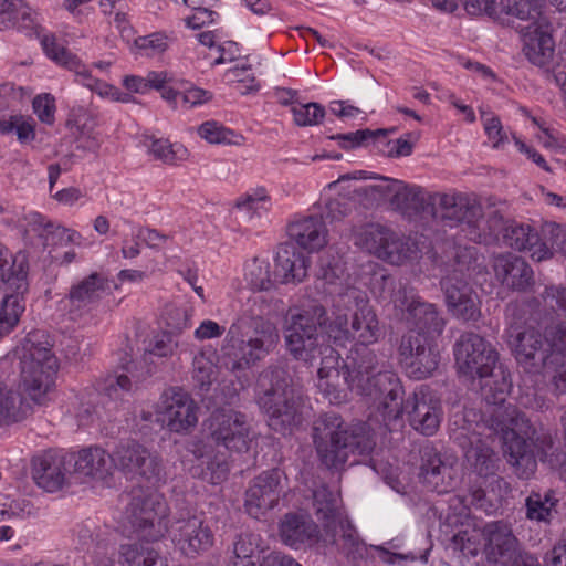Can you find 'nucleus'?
I'll use <instances>...</instances> for the list:
<instances>
[{
    "label": "nucleus",
    "mask_w": 566,
    "mask_h": 566,
    "mask_svg": "<svg viewBox=\"0 0 566 566\" xmlns=\"http://www.w3.org/2000/svg\"><path fill=\"white\" fill-rule=\"evenodd\" d=\"M263 315V300L255 296L248 300L247 308L230 326L221 348L229 370L249 369L262 360L277 343L275 326Z\"/></svg>",
    "instance_id": "obj_1"
},
{
    "label": "nucleus",
    "mask_w": 566,
    "mask_h": 566,
    "mask_svg": "<svg viewBox=\"0 0 566 566\" xmlns=\"http://www.w3.org/2000/svg\"><path fill=\"white\" fill-rule=\"evenodd\" d=\"M329 322L326 307L317 302L290 310L285 318L284 339L286 349L297 360L314 364L319 360L318 376L328 377L329 363L338 361V354L325 344L324 329Z\"/></svg>",
    "instance_id": "obj_2"
},
{
    "label": "nucleus",
    "mask_w": 566,
    "mask_h": 566,
    "mask_svg": "<svg viewBox=\"0 0 566 566\" xmlns=\"http://www.w3.org/2000/svg\"><path fill=\"white\" fill-rule=\"evenodd\" d=\"M312 438L322 464L335 470L344 469L350 455H369L376 447L368 423L349 424L335 412H325L314 421Z\"/></svg>",
    "instance_id": "obj_3"
},
{
    "label": "nucleus",
    "mask_w": 566,
    "mask_h": 566,
    "mask_svg": "<svg viewBox=\"0 0 566 566\" xmlns=\"http://www.w3.org/2000/svg\"><path fill=\"white\" fill-rule=\"evenodd\" d=\"M256 402L275 432L291 434L302 423V392L290 373L279 366L264 369L258 380Z\"/></svg>",
    "instance_id": "obj_4"
},
{
    "label": "nucleus",
    "mask_w": 566,
    "mask_h": 566,
    "mask_svg": "<svg viewBox=\"0 0 566 566\" xmlns=\"http://www.w3.org/2000/svg\"><path fill=\"white\" fill-rule=\"evenodd\" d=\"M126 514L139 541L119 546L118 563L122 566H168L167 558L151 544L167 532L165 516L155 511L154 501L142 494L133 495Z\"/></svg>",
    "instance_id": "obj_5"
},
{
    "label": "nucleus",
    "mask_w": 566,
    "mask_h": 566,
    "mask_svg": "<svg viewBox=\"0 0 566 566\" xmlns=\"http://www.w3.org/2000/svg\"><path fill=\"white\" fill-rule=\"evenodd\" d=\"M511 387V379L503 373L500 374L499 379L480 385L485 401L483 420L491 430L501 434L505 444L504 454L507 462L517 469H523L522 475L525 474L528 478L526 469L531 464L530 446L512 428L515 421V408L506 403V396Z\"/></svg>",
    "instance_id": "obj_6"
},
{
    "label": "nucleus",
    "mask_w": 566,
    "mask_h": 566,
    "mask_svg": "<svg viewBox=\"0 0 566 566\" xmlns=\"http://www.w3.org/2000/svg\"><path fill=\"white\" fill-rule=\"evenodd\" d=\"M335 318L328 325V335L344 345L352 340L367 347L382 335L379 321L365 292L347 287L333 298Z\"/></svg>",
    "instance_id": "obj_7"
},
{
    "label": "nucleus",
    "mask_w": 566,
    "mask_h": 566,
    "mask_svg": "<svg viewBox=\"0 0 566 566\" xmlns=\"http://www.w3.org/2000/svg\"><path fill=\"white\" fill-rule=\"evenodd\" d=\"M386 185L370 186L371 191L381 196L391 195L390 202L398 210L430 216L448 226L450 217L454 216L457 195L430 193L418 186H409L402 181L382 178Z\"/></svg>",
    "instance_id": "obj_8"
},
{
    "label": "nucleus",
    "mask_w": 566,
    "mask_h": 566,
    "mask_svg": "<svg viewBox=\"0 0 566 566\" xmlns=\"http://www.w3.org/2000/svg\"><path fill=\"white\" fill-rule=\"evenodd\" d=\"M454 357L458 373L470 380L479 379L481 385L499 379L501 373L510 377L501 365L496 366V349L478 334H462L454 345Z\"/></svg>",
    "instance_id": "obj_9"
},
{
    "label": "nucleus",
    "mask_w": 566,
    "mask_h": 566,
    "mask_svg": "<svg viewBox=\"0 0 566 566\" xmlns=\"http://www.w3.org/2000/svg\"><path fill=\"white\" fill-rule=\"evenodd\" d=\"M21 385L31 400L41 405L46 392L54 384L57 359L49 342L28 340L19 361Z\"/></svg>",
    "instance_id": "obj_10"
},
{
    "label": "nucleus",
    "mask_w": 566,
    "mask_h": 566,
    "mask_svg": "<svg viewBox=\"0 0 566 566\" xmlns=\"http://www.w3.org/2000/svg\"><path fill=\"white\" fill-rule=\"evenodd\" d=\"M452 208L454 216L450 217L448 226H460L465 238L472 242L488 245L500 241L509 227L503 216L496 210L491 211L488 219H484L482 206L467 196L457 195Z\"/></svg>",
    "instance_id": "obj_11"
},
{
    "label": "nucleus",
    "mask_w": 566,
    "mask_h": 566,
    "mask_svg": "<svg viewBox=\"0 0 566 566\" xmlns=\"http://www.w3.org/2000/svg\"><path fill=\"white\" fill-rule=\"evenodd\" d=\"M357 240V243L370 253L397 265L417 259L420 252L413 239L378 223L365 226L358 233Z\"/></svg>",
    "instance_id": "obj_12"
},
{
    "label": "nucleus",
    "mask_w": 566,
    "mask_h": 566,
    "mask_svg": "<svg viewBox=\"0 0 566 566\" xmlns=\"http://www.w3.org/2000/svg\"><path fill=\"white\" fill-rule=\"evenodd\" d=\"M251 432L247 415L234 409H216L205 421L208 442L230 451H248L252 441Z\"/></svg>",
    "instance_id": "obj_13"
},
{
    "label": "nucleus",
    "mask_w": 566,
    "mask_h": 566,
    "mask_svg": "<svg viewBox=\"0 0 566 566\" xmlns=\"http://www.w3.org/2000/svg\"><path fill=\"white\" fill-rule=\"evenodd\" d=\"M483 553L489 563L501 566H531L511 526L504 521L486 523L482 528Z\"/></svg>",
    "instance_id": "obj_14"
},
{
    "label": "nucleus",
    "mask_w": 566,
    "mask_h": 566,
    "mask_svg": "<svg viewBox=\"0 0 566 566\" xmlns=\"http://www.w3.org/2000/svg\"><path fill=\"white\" fill-rule=\"evenodd\" d=\"M356 394L369 397L377 402V409L387 426L403 416L405 389L401 379L389 366L364 387L360 385Z\"/></svg>",
    "instance_id": "obj_15"
},
{
    "label": "nucleus",
    "mask_w": 566,
    "mask_h": 566,
    "mask_svg": "<svg viewBox=\"0 0 566 566\" xmlns=\"http://www.w3.org/2000/svg\"><path fill=\"white\" fill-rule=\"evenodd\" d=\"M114 462L115 468L126 475H139L153 484L166 480V472L159 454L151 452L136 440L120 443L115 451Z\"/></svg>",
    "instance_id": "obj_16"
},
{
    "label": "nucleus",
    "mask_w": 566,
    "mask_h": 566,
    "mask_svg": "<svg viewBox=\"0 0 566 566\" xmlns=\"http://www.w3.org/2000/svg\"><path fill=\"white\" fill-rule=\"evenodd\" d=\"M506 342L518 368L531 374V301L511 302L506 307Z\"/></svg>",
    "instance_id": "obj_17"
},
{
    "label": "nucleus",
    "mask_w": 566,
    "mask_h": 566,
    "mask_svg": "<svg viewBox=\"0 0 566 566\" xmlns=\"http://www.w3.org/2000/svg\"><path fill=\"white\" fill-rule=\"evenodd\" d=\"M403 415L413 430L427 437L433 436L443 417L441 400L429 386L419 385L406 398Z\"/></svg>",
    "instance_id": "obj_18"
},
{
    "label": "nucleus",
    "mask_w": 566,
    "mask_h": 566,
    "mask_svg": "<svg viewBox=\"0 0 566 566\" xmlns=\"http://www.w3.org/2000/svg\"><path fill=\"white\" fill-rule=\"evenodd\" d=\"M419 479L428 490L444 494L457 486L455 459L443 458L431 442H427L419 448Z\"/></svg>",
    "instance_id": "obj_19"
},
{
    "label": "nucleus",
    "mask_w": 566,
    "mask_h": 566,
    "mask_svg": "<svg viewBox=\"0 0 566 566\" xmlns=\"http://www.w3.org/2000/svg\"><path fill=\"white\" fill-rule=\"evenodd\" d=\"M283 478L284 472L273 468L251 480L244 499V507L250 516L260 518L279 504L284 489Z\"/></svg>",
    "instance_id": "obj_20"
},
{
    "label": "nucleus",
    "mask_w": 566,
    "mask_h": 566,
    "mask_svg": "<svg viewBox=\"0 0 566 566\" xmlns=\"http://www.w3.org/2000/svg\"><path fill=\"white\" fill-rule=\"evenodd\" d=\"M334 364L329 363L331 367L326 369L329 373L327 378L332 377V374L337 377L342 375L348 388L355 392L360 389V385L364 387L389 366L384 358H379L374 350L364 346L350 350V355L347 356L340 369L335 368Z\"/></svg>",
    "instance_id": "obj_21"
},
{
    "label": "nucleus",
    "mask_w": 566,
    "mask_h": 566,
    "mask_svg": "<svg viewBox=\"0 0 566 566\" xmlns=\"http://www.w3.org/2000/svg\"><path fill=\"white\" fill-rule=\"evenodd\" d=\"M174 541L177 542L181 552L188 557H196L208 551L213 543V535L203 521L190 514L181 512L175 517L171 524Z\"/></svg>",
    "instance_id": "obj_22"
},
{
    "label": "nucleus",
    "mask_w": 566,
    "mask_h": 566,
    "mask_svg": "<svg viewBox=\"0 0 566 566\" xmlns=\"http://www.w3.org/2000/svg\"><path fill=\"white\" fill-rule=\"evenodd\" d=\"M448 310L464 322H476L481 316L478 294L465 277L447 275L441 280Z\"/></svg>",
    "instance_id": "obj_23"
},
{
    "label": "nucleus",
    "mask_w": 566,
    "mask_h": 566,
    "mask_svg": "<svg viewBox=\"0 0 566 566\" xmlns=\"http://www.w3.org/2000/svg\"><path fill=\"white\" fill-rule=\"evenodd\" d=\"M163 421L172 432H188L198 422L197 405L181 388L167 389L163 395Z\"/></svg>",
    "instance_id": "obj_24"
},
{
    "label": "nucleus",
    "mask_w": 566,
    "mask_h": 566,
    "mask_svg": "<svg viewBox=\"0 0 566 566\" xmlns=\"http://www.w3.org/2000/svg\"><path fill=\"white\" fill-rule=\"evenodd\" d=\"M548 353L542 358L543 375L551 378L558 394H566V325L546 327Z\"/></svg>",
    "instance_id": "obj_25"
},
{
    "label": "nucleus",
    "mask_w": 566,
    "mask_h": 566,
    "mask_svg": "<svg viewBox=\"0 0 566 566\" xmlns=\"http://www.w3.org/2000/svg\"><path fill=\"white\" fill-rule=\"evenodd\" d=\"M70 467L67 454L48 450L32 457L31 475L39 488L56 492L63 488Z\"/></svg>",
    "instance_id": "obj_26"
},
{
    "label": "nucleus",
    "mask_w": 566,
    "mask_h": 566,
    "mask_svg": "<svg viewBox=\"0 0 566 566\" xmlns=\"http://www.w3.org/2000/svg\"><path fill=\"white\" fill-rule=\"evenodd\" d=\"M279 537L284 545L300 549L318 542L319 528L310 515L289 512L279 522Z\"/></svg>",
    "instance_id": "obj_27"
},
{
    "label": "nucleus",
    "mask_w": 566,
    "mask_h": 566,
    "mask_svg": "<svg viewBox=\"0 0 566 566\" xmlns=\"http://www.w3.org/2000/svg\"><path fill=\"white\" fill-rule=\"evenodd\" d=\"M308 265V253L292 242L281 243L275 255L274 280L283 284L300 283L307 276Z\"/></svg>",
    "instance_id": "obj_28"
},
{
    "label": "nucleus",
    "mask_w": 566,
    "mask_h": 566,
    "mask_svg": "<svg viewBox=\"0 0 566 566\" xmlns=\"http://www.w3.org/2000/svg\"><path fill=\"white\" fill-rule=\"evenodd\" d=\"M122 374L107 377L97 388L102 402L105 405L114 403V408H117L119 403L136 391L142 381L137 373V366L133 360L122 364Z\"/></svg>",
    "instance_id": "obj_29"
},
{
    "label": "nucleus",
    "mask_w": 566,
    "mask_h": 566,
    "mask_svg": "<svg viewBox=\"0 0 566 566\" xmlns=\"http://www.w3.org/2000/svg\"><path fill=\"white\" fill-rule=\"evenodd\" d=\"M10 369L7 359L0 360V427L25 419L31 410L21 394L11 389Z\"/></svg>",
    "instance_id": "obj_30"
},
{
    "label": "nucleus",
    "mask_w": 566,
    "mask_h": 566,
    "mask_svg": "<svg viewBox=\"0 0 566 566\" xmlns=\"http://www.w3.org/2000/svg\"><path fill=\"white\" fill-rule=\"evenodd\" d=\"M107 289V279L98 272H93L74 283L65 296L70 305V313L81 315L83 312L90 311L94 304L99 302Z\"/></svg>",
    "instance_id": "obj_31"
},
{
    "label": "nucleus",
    "mask_w": 566,
    "mask_h": 566,
    "mask_svg": "<svg viewBox=\"0 0 566 566\" xmlns=\"http://www.w3.org/2000/svg\"><path fill=\"white\" fill-rule=\"evenodd\" d=\"M69 465L84 476L104 481L113 474L114 457L99 447L81 450L77 455L69 454Z\"/></svg>",
    "instance_id": "obj_32"
},
{
    "label": "nucleus",
    "mask_w": 566,
    "mask_h": 566,
    "mask_svg": "<svg viewBox=\"0 0 566 566\" xmlns=\"http://www.w3.org/2000/svg\"><path fill=\"white\" fill-rule=\"evenodd\" d=\"M25 233H34L39 238L40 245L43 249H46L50 245L76 243L81 238L78 232L66 229L61 224H56L39 212H30L25 216Z\"/></svg>",
    "instance_id": "obj_33"
},
{
    "label": "nucleus",
    "mask_w": 566,
    "mask_h": 566,
    "mask_svg": "<svg viewBox=\"0 0 566 566\" xmlns=\"http://www.w3.org/2000/svg\"><path fill=\"white\" fill-rule=\"evenodd\" d=\"M500 14L502 23L520 34L522 52L531 61V0H501Z\"/></svg>",
    "instance_id": "obj_34"
},
{
    "label": "nucleus",
    "mask_w": 566,
    "mask_h": 566,
    "mask_svg": "<svg viewBox=\"0 0 566 566\" xmlns=\"http://www.w3.org/2000/svg\"><path fill=\"white\" fill-rule=\"evenodd\" d=\"M289 235L303 251H317L327 243V229L322 216L313 214L293 221L289 226Z\"/></svg>",
    "instance_id": "obj_35"
},
{
    "label": "nucleus",
    "mask_w": 566,
    "mask_h": 566,
    "mask_svg": "<svg viewBox=\"0 0 566 566\" xmlns=\"http://www.w3.org/2000/svg\"><path fill=\"white\" fill-rule=\"evenodd\" d=\"M493 269L496 279L513 291H526L531 285V269L521 256L512 253L494 258Z\"/></svg>",
    "instance_id": "obj_36"
},
{
    "label": "nucleus",
    "mask_w": 566,
    "mask_h": 566,
    "mask_svg": "<svg viewBox=\"0 0 566 566\" xmlns=\"http://www.w3.org/2000/svg\"><path fill=\"white\" fill-rule=\"evenodd\" d=\"M536 461L557 471L560 480L566 483V452L556 443L549 430L533 428V464Z\"/></svg>",
    "instance_id": "obj_37"
},
{
    "label": "nucleus",
    "mask_w": 566,
    "mask_h": 566,
    "mask_svg": "<svg viewBox=\"0 0 566 566\" xmlns=\"http://www.w3.org/2000/svg\"><path fill=\"white\" fill-rule=\"evenodd\" d=\"M379 297L381 301L392 304L396 316L405 321L410 310L420 297L417 296L415 289L401 280H396L392 275H382L379 282Z\"/></svg>",
    "instance_id": "obj_38"
},
{
    "label": "nucleus",
    "mask_w": 566,
    "mask_h": 566,
    "mask_svg": "<svg viewBox=\"0 0 566 566\" xmlns=\"http://www.w3.org/2000/svg\"><path fill=\"white\" fill-rule=\"evenodd\" d=\"M28 290H19L17 284L7 285L0 301V339L9 335L20 322L25 311L24 294Z\"/></svg>",
    "instance_id": "obj_39"
},
{
    "label": "nucleus",
    "mask_w": 566,
    "mask_h": 566,
    "mask_svg": "<svg viewBox=\"0 0 566 566\" xmlns=\"http://www.w3.org/2000/svg\"><path fill=\"white\" fill-rule=\"evenodd\" d=\"M340 497L326 485H321L313 490L312 507L315 516L323 523L326 532L336 528L340 518L339 512Z\"/></svg>",
    "instance_id": "obj_40"
},
{
    "label": "nucleus",
    "mask_w": 566,
    "mask_h": 566,
    "mask_svg": "<svg viewBox=\"0 0 566 566\" xmlns=\"http://www.w3.org/2000/svg\"><path fill=\"white\" fill-rule=\"evenodd\" d=\"M42 48L49 59L61 66L74 72L84 78L83 84L92 87V76L82 61L65 46L57 43L54 34L44 35L41 40Z\"/></svg>",
    "instance_id": "obj_41"
},
{
    "label": "nucleus",
    "mask_w": 566,
    "mask_h": 566,
    "mask_svg": "<svg viewBox=\"0 0 566 566\" xmlns=\"http://www.w3.org/2000/svg\"><path fill=\"white\" fill-rule=\"evenodd\" d=\"M468 467L476 473V479H488L496 475L499 458L491 447L481 439L470 442L464 452Z\"/></svg>",
    "instance_id": "obj_42"
},
{
    "label": "nucleus",
    "mask_w": 566,
    "mask_h": 566,
    "mask_svg": "<svg viewBox=\"0 0 566 566\" xmlns=\"http://www.w3.org/2000/svg\"><path fill=\"white\" fill-rule=\"evenodd\" d=\"M405 322L412 326L416 332L423 335L441 334L444 327V319L441 317L436 305L419 300L410 310Z\"/></svg>",
    "instance_id": "obj_43"
},
{
    "label": "nucleus",
    "mask_w": 566,
    "mask_h": 566,
    "mask_svg": "<svg viewBox=\"0 0 566 566\" xmlns=\"http://www.w3.org/2000/svg\"><path fill=\"white\" fill-rule=\"evenodd\" d=\"M334 532L333 543L337 545L338 551L350 562L363 559L367 547L359 537L358 532L349 521L339 520Z\"/></svg>",
    "instance_id": "obj_44"
},
{
    "label": "nucleus",
    "mask_w": 566,
    "mask_h": 566,
    "mask_svg": "<svg viewBox=\"0 0 566 566\" xmlns=\"http://www.w3.org/2000/svg\"><path fill=\"white\" fill-rule=\"evenodd\" d=\"M28 263L24 256H13L0 243V281L4 286L17 284L19 290H29Z\"/></svg>",
    "instance_id": "obj_45"
},
{
    "label": "nucleus",
    "mask_w": 566,
    "mask_h": 566,
    "mask_svg": "<svg viewBox=\"0 0 566 566\" xmlns=\"http://www.w3.org/2000/svg\"><path fill=\"white\" fill-rule=\"evenodd\" d=\"M564 231L555 222H545L536 233V241L533 242V260L541 262L551 259L554 252L558 251Z\"/></svg>",
    "instance_id": "obj_46"
},
{
    "label": "nucleus",
    "mask_w": 566,
    "mask_h": 566,
    "mask_svg": "<svg viewBox=\"0 0 566 566\" xmlns=\"http://www.w3.org/2000/svg\"><path fill=\"white\" fill-rule=\"evenodd\" d=\"M33 23L31 8L23 0H0V30L31 29Z\"/></svg>",
    "instance_id": "obj_47"
},
{
    "label": "nucleus",
    "mask_w": 566,
    "mask_h": 566,
    "mask_svg": "<svg viewBox=\"0 0 566 566\" xmlns=\"http://www.w3.org/2000/svg\"><path fill=\"white\" fill-rule=\"evenodd\" d=\"M440 363V353L432 343L428 348L420 352L418 357L410 360L405 369L407 376L411 379L422 380L429 378L438 369Z\"/></svg>",
    "instance_id": "obj_48"
},
{
    "label": "nucleus",
    "mask_w": 566,
    "mask_h": 566,
    "mask_svg": "<svg viewBox=\"0 0 566 566\" xmlns=\"http://www.w3.org/2000/svg\"><path fill=\"white\" fill-rule=\"evenodd\" d=\"M433 342L429 336L410 329L403 334L398 345V359L402 368H406L410 360H413L420 352L428 348Z\"/></svg>",
    "instance_id": "obj_49"
},
{
    "label": "nucleus",
    "mask_w": 566,
    "mask_h": 566,
    "mask_svg": "<svg viewBox=\"0 0 566 566\" xmlns=\"http://www.w3.org/2000/svg\"><path fill=\"white\" fill-rule=\"evenodd\" d=\"M559 497L553 489L543 494L533 492V521L549 525L558 515Z\"/></svg>",
    "instance_id": "obj_50"
},
{
    "label": "nucleus",
    "mask_w": 566,
    "mask_h": 566,
    "mask_svg": "<svg viewBox=\"0 0 566 566\" xmlns=\"http://www.w3.org/2000/svg\"><path fill=\"white\" fill-rule=\"evenodd\" d=\"M197 132L209 144L241 145L244 140L242 135L235 134L232 129L224 127L216 120L202 123Z\"/></svg>",
    "instance_id": "obj_51"
},
{
    "label": "nucleus",
    "mask_w": 566,
    "mask_h": 566,
    "mask_svg": "<svg viewBox=\"0 0 566 566\" xmlns=\"http://www.w3.org/2000/svg\"><path fill=\"white\" fill-rule=\"evenodd\" d=\"M244 276L250 287L255 291H269L276 282L274 277H271L269 264L259 259H254L247 266Z\"/></svg>",
    "instance_id": "obj_52"
},
{
    "label": "nucleus",
    "mask_w": 566,
    "mask_h": 566,
    "mask_svg": "<svg viewBox=\"0 0 566 566\" xmlns=\"http://www.w3.org/2000/svg\"><path fill=\"white\" fill-rule=\"evenodd\" d=\"M291 112L295 125L300 127L318 125L326 114L324 106L315 102L293 105Z\"/></svg>",
    "instance_id": "obj_53"
},
{
    "label": "nucleus",
    "mask_w": 566,
    "mask_h": 566,
    "mask_svg": "<svg viewBox=\"0 0 566 566\" xmlns=\"http://www.w3.org/2000/svg\"><path fill=\"white\" fill-rule=\"evenodd\" d=\"M192 379L199 392L206 394L209 391L212 382L216 380V367L210 359L203 355L193 358Z\"/></svg>",
    "instance_id": "obj_54"
},
{
    "label": "nucleus",
    "mask_w": 566,
    "mask_h": 566,
    "mask_svg": "<svg viewBox=\"0 0 566 566\" xmlns=\"http://www.w3.org/2000/svg\"><path fill=\"white\" fill-rule=\"evenodd\" d=\"M396 128L390 129H360L353 133L347 134H336L328 136V139L337 140L339 146L345 150H350L357 148L364 144V142L375 138L377 136L386 137L389 133H394Z\"/></svg>",
    "instance_id": "obj_55"
},
{
    "label": "nucleus",
    "mask_w": 566,
    "mask_h": 566,
    "mask_svg": "<svg viewBox=\"0 0 566 566\" xmlns=\"http://www.w3.org/2000/svg\"><path fill=\"white\" fill-rule=\"evenodd\" d=\"M458 500L463 505L464 510H469L473 506L484 512H489L493 507L491 501L486 496L480 479L471 482L468 488V493L462 496L459 495Z\"/></svg>",
    "instance_id": "obj_56"
},
{
    "label": "nucleus",
    "mask_w": 566,
    "mask_h": 566,
    "mask_svg": "<svg viewBox=\"0 0 566 566\" xmlns=\"http://www.w3.org/2000/svg\"><path fill=\"white\" fill-rule=\"evenodd\" d=\"M531 235V226L518 224L514 221L509 223L507 229L503 233L502 242L504 245L517 251L527 249Z\"/></svg>",
    "instance_id": "obj_57"
},
{
    "label": "nucleus",
    "mask_w": 566,
    "mask_h": 566,
    "mask_svg": "<svg viewBox=\"0 0 566 566\" xmlns=\"http://www.w3.org/2000/svg\"><path fill=\"white\" fill-rule=\"evenodd\" d=\"M149 151L156 159L171 165L177 160L182 159V156L179 155V153H186V149H175L174 145L170 144L169 140L163 138H153L151 144L149 145Z\"/></svg>",
    "instance_id": "obj_58"
},
{
    "label": "nucleus",
    "mask_w": 566,
    "mask_h": 566,
    "mask_svg": "<svg viewBox=\"0 0 566 566\" xmlns=\"http://www.w3.org/2000/svg\"><path fill=\"white\" fill-rule=\"evenodd\" d=\"M62 350L67 360L78 363L91 354V344L77 337H65L62 342Z\"/></svg>",
    "instance_id": "obj_59"
},
{
    "label": "nucleus",
    "mask_w": 566,
    "mask_h": 566,
    "mask_svg": "<svg viewBox=\"0 0 566 566\" xmlns=\"http://www.w3.org/2000/svg\"><path fill=\"white\" fill-rule=\"evenodd\" d=\"M135 45L138 50L144 51L147 56L163 53L168 49L167 36L160 32L137 38Z\"/></svg>",
    "instance_id": "obj_60"
},
{
    "label": "nucleus",
    "mask_w": 566,
    "mask_h": 566,
    "mask_svg": "<svg viewBox=\"0 0 566 566\" xmlns=\"http://www.w3.org/2000/svg\"><path fill=\"white\" fill-rule=\"evenodd\" d=\"M76 537L83 548L90 549L92 545H96L98 549L103 548L98 526L94 522L85 521L78 524L76 526Z\"/></svg>",
    "instance_id": "obj_61"
},
{
    "label": "nucleus",
    "mask_w": 566,
    "mask_h": 566,
    "mask_svg": "<svg viewBox=\"0 0 566 566\" xmlns=\"http://www.w3.org/2000/svg\"><path fill=\"white\" fill-rule=\"evenodd\" d=\"M261 562V555L249 536H239L233 544V558L231 562Z\"/></svg>",
    "instance_id": "obj_62"
},
{
    "label": "nucleus",
    "mask_w": 566,
    "mask_h": 566,
    "mask_svg": "<svg viewBox=\"0 0 566 566\" xmlns=\"http://www.w3.org/2000/svg\"><path fill=\"white\" fill-rule=\"evenodd\" d=\"M177 340L170 333H161L156 335L149 344L148 354L157 357H168L174 355L177 348Z\"/></svg>",
    "instance_id": "obj_63"
},
{
    "label": "nucleus",
    "mask_w": 566,
    "mask_h": 566,
    "mask_svg": "<svg viewBox=\"0 0 566 566\" xmlns=\"http://www.w3.org/2000/svg\"><path fill=\"white\" fill-rule=\"evenodd\" d=\"M202 464L205 465L202 476L212 484H218L227 479L229 467L226 460L214 457L207 459V461L203 460Z\"/></svg>",
    "instance_id": "obj_64"
}]
</instances>
